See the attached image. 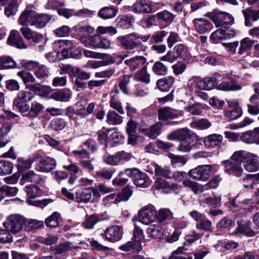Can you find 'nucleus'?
Segmentation results:
<instances>
[{
    "instance_id": "obj_1",
    "label": "nucleus",
    "mask_w": 259,
    "mask_h": 259,
    "mask_svg": "<svg viewBox=\"0 0 259 259\" xmlns=\"http://www.w3.org/2000/svg\"><path fill=\"white\" fill-rule=\"evenodd\" d=\"M170 141H181L177 150L183 152H190L195 145L200 140L199 137L187 128H179L167 135Z\"/></svg>"
},
{
    "instance_id": "obj_2",
    "label": "nucleus",
    "mask_w": 259,
    "mask_h": 259,
    "mask_svg": "<svg viewBox=\"0 0 259 259\" xmlns=\"http://www.w3.org/2000/svg\"><path fill=\"white\" fill-rule=\"evenodd\" d=\"M53 48L56 51L55 56L59 60L69 58H74L81 53L80 50L73 43L68 40H59L53 44Z\"/></svg>"
},
{
    "instance_id": "obj_3",
    "label": "nucleus",
    "mask_w": 259,
    "mask_h": 259,
    "mask_svg": "<svg viewBox=\"0 0 259 259\" xmlns=\"http://www.w3.org/2000/svg\"><path fill=\"white\" fill-rule=\"evenodd\" d=\"M232 159L244 162L245 169L248 172H254L259 170V157L252 153L245 150L235 152Z\"/></svg>"
},
{
    "instance_id": "obj_4",
    "label": "nucleus",
    "mask_w": 259,
    "mask_h": 259,
    "mask_svg": "<svg viewBox=\"0 0 259 259\" xmlns=\"http://www.w3.org/2000/svg\"><path fill=\"white\" fill-rule=\"evenodd\" d=\"M25 222V218L22 215L12 214L7 217L3 226L10 232L16 234L22 229Z\"/></svg>"
},
{
    "instance_id": "obj_5",
    "label": "nucleus",
    "mask_w": 259,
    "mask_h": 259,
    "mask_svg": "<svg viewBox=\"0 0 259 259\" xmlns=\"http://www.w3.org/2000/svg\"><path fill=\"white\" fill-rule=\"evenodd\" d=\"M137 33H131L124 36H120L117 38L118 45L127 50H132L141 47V41L136 40Z\"/></svg>"
},
{
    "instance_id": "obj_6",
    "label": "nucleus",
    "mask_w": 259,
    "mask_h": 259,
    "mask_svg": "<svg viewBox=\"0 0 259 259\" xmlns=\"http://www.w3.org/2000/svg\"><path fill=\"white\" fill-rule=\"evenodd\" d=\"M225 75H220L219 73H215L210 77H207L200 80L197 82V86L201 90H210L217 88V84L225 78Z\"/></svg>"
},
{
    "instance_id": "obj_7",
    "label": "nucleus",
    "mask_w": 259,
    "mask_h": 259,
    "mask_svg": "<svg viewBox=\"0 0 259 259\" xmlns=\"http://www.w3.org/2000/svg\"><path fill=\"white\" fill-rule=\"evenodd\" d=\"M33 98V96L30 92L20 91L18 93L17 97L14 100L13 106L20 112H25L29 107V105L26 103L30 101Z\"/></svg>"
},
{
    "instance_id": "obj_8",
    "label": "nucleus",
    "mask_w": 259,
    "mask_h": 259,
    "mask_svg": "<svg viewBox=\"0 0 259 259\" xmlns=\"http://www.w3.org/2000/svg\"><path fill=\"white\" fill-rule=\"evenodd\" d=\"M117 58L121 60L124 61V63L126 65L129 70L134 71L141 67L145 65L147 59L143 56H136L130 58H127V55H118Z\"/></svg>"
},
{
    "instance_id": "obj_9",
    "label": "nucleus",
    "mask_w": 259,
    "mask_h": 259,
    "mask_svg": "<svg viewBox=\"0 0 259 259\" xmlns=\"http://www.w3.org/2000/svg\"><path fill=\"white\" fill-rule=\"evenodd\" d=\"M213 166L211 165H199L189 171V175L197 181H206L209 177Z\"/></svg>"
},
{
    "instance_id": "obj_10",
    "label": "nucleus",
    "mask_w": 259,
    "mask_h": 259,
    "mask_svg": "<svg viewBox=\"0 0 259 259\" xmlns=\"http://www.w3.org/2000/svg\"><path fill=\"white\" fill-rule=\"evenodd\" d=\"M242 162V161L233 159L232 156L230 160L223 161L222 163L224 166L225 172L238 177L242 175L243 171Z\"/></svg>"
},
{
    "instance_id": "obj_11",
    "label": "nucleus",
    "mask_w": 259,
    "mask_h": 259,
    "mask_svg": "<svg viewBox=\"0 0 259 259\" xmlns=\"http://www.w3.org/2000/svg\"><path fill=\"white\" fill-rule=\"evenodd\" d=\"M89 42L85 41L86 47L107 49L111 48V41L107 38L98 34L89 36Z\"/></svg>"
},
{
    "instance_id": "obj_12",
    "label": "nucleus",
    "mask_w": 259,
    "mask_h": 259,
    "mask_svg": "<svg viewBox=\"0 0 259 259\" xmlns=\"http://www.w3.org/2000/svg\"><path fill=\"white\" fill-rule=\"evenodd\" d=\"M132 194V191L128 187L122 189L121 192L117 194H111L106 196L103 200L105 205L114 203L117 204L122 201H127Z\"/></svg>"
},
{
    "instance_id": "obj_13",
    "label": "nucleus",
    "mask_w": 259,
    "mask_h": 259,
    "mask_svg": "<svg viewBox=\"0 0 259 259\" xmlns=\"http://www.w3.org/2000/svg\"><path fill=\"white\" fill-rule=\"evenodd\" d=\"M104 235L106 240L109 242L118 241L122 237V227L118 225L110 226L106 229Z\"/></svg>"
},
{
    "instance_id": "obj_14",
    "label": "nucleus",
    "mask_w": 259,
    "mask_h": 259,
    "mask_svg": "<svg viewBox=\"0 0 259 259\" xmlns=\"http://www.w3.org/2000/svg\"><path fill=\"white\" fill-rule=\"evenodd\" d=\"M225 75L226 77L217 84V89L224 91L240 90L241 88L240 85L236 84L234 80L228 74L225 73L220 74Z\"/></svg>"
},
{
    "instance_id": "obj_15",
    "label": "nucleus",
    "mask_w": 259,
    "mask_h": 259,
    "mask_svg": "<svg viewBox=\"0 0 259 259\" xmlns=\"http://www.w3.org/2000/svg\"><path fill=\"white\" fill-rule=\"evenodd\" d=\"M156 211L151 207H145L139 211V220L145 225H149L154 222Z\"/></svg>"
},
{
    "instance_id": "obj_16",
    "label": "nucleus",
    "mask_w": 259,
    "mask_h": 259,
    "mask_svg": "<svg viewBox=\"0 0 259 259\" xmlns=\"http://www.w3.org/2000/svg\"><path fill=\"white\" fill-rule=\"evenodd\" d=\"M193 24L196 31L200 34L209 32L213 27V25L210 21L201 18L194 19Z\"/></svg>"
},
{
    "instance_id": "obj_17",
    "label": "nucleus",
    "mask_w": 259,
    "mask_h": 259,
    "mask_svg": "<svg viewBox=\"0 0 259 259\" xmlns=\"http://www.w3.org/2000/svg\"><path fill=\"white\" fill-rule=\"evenodd\" d=\"M77 29L79 39L85 46V41L89 42L90 35L93 33L94 28L89 25L82 23L78 25Z\"/></svg>"
},
{
    "instance_id": "obj_18",
    "label": "nucleus",
    "mask_w": 259,
    "mask_h": 259,
    "mask_svg": "<svg viewBox=\"0 0 259 259\" xmlns=\"http://www.w3.org/2000/svg\"><path fill=\"white\" fill-rule=\"evenodd\" d=\"M234 18L231 15L224 12L218 13L213 18V21L217 27L231 24Z\"/></svg>"
},
{
    "instance_id": "obj_19",
    "label": "nucleus",
    "mask_w": 259,
    "mask_h": 259,
    "mask_svg": "<svg viewBox=\"0 0 259 259\" xmlns=\"http://www.w3.org/2000/svg\"><path fill=\"white\" fill-rule=\"evenodd\" d=\"M92 195L99 197L100 193L97 190L93 188H84L82 191L76 193V197L78 201L87 203L91 200Z\"/></svg>"
},
{
    "instance_id": "obj_20",
    "label": "nucleus",
    "mask_w": 259,
    "mask_h": 259,
    "mask_svg": "<svg viewBox=\"0 0 259 259\" xmlns=\"http://www.w3.org/2000/svg\"><path fill=\"white\" fill-rule=\"evenodd\" d=\"M158 115L159 120L161 121H167L169 119H175L179 116V114L176 110L168 107L159 109Z\"/></svg>"
},
{
    "instance_id": "obj_21",
    "label": "nucleus",
    "mask_w": 259,
    "mask_h": 259,
    "mask_svg": "<svg viewBox=\"0 0 259 259\" xmlns=\"http://www.w3.org/2000/svg\"><path fill=\"white\" fill-rule=\"evenodd\" d=\"M7 43L11 46H15L19 49H26L27 46L24 44L23 39L20 37L19 32L16 30H12L8 38Z\"/></svg>"
},
{
    "instance_id": "obj_22",
    "label": "nucleus",
    "mask_w": 259,
    "mask_h": 259,
    "mask_svg": "<svg viewBox=\"0 0 259 259\" xmlns=\"http://www.w3.org/2000/svg\"><path fill=\"white\" fill-rule=\"evenodd\" d=\"M43 109L44 106L41 104L36 101H33L31 104V106H29L27 111L21 112L24 113V116L32 119L37 117Z\"/></svg>"
},
{
    "instance_id": "obj_23",
    "label": "nucleus",
    "mask_w": 259,
    "mask_h": 259,
    "mask_svg": "<svg viewBox=\"0 0 259 259\" xmlns=\"http://www.w3.org/2000/svg\"><path fill=\"white\" fill-rule=\"evenodd\" d=\"M35 12L33 10H25L19 16V24L24 26H33Z\"/></svg>"
},
{
    "instance_id": "obj_24",
    "label": "nucleus",
    "mask_w": 259,
    "mask_h": 259,
    "mask_svg": "<svg viewBox=\"0 0 259 259\" xmlns=\"http://www.w3.org/2000/svg\"><path fill=\"white\" fill-rule=\"evenodd\" d=\"M56 163L55 160L51 157L41 159L37 163L36 169L42 172H49L55 168Z\"/></svg>"
},
{
    "instance_id": "obj_25",
    "label": "nucleus",
    "mask_w": 259,
    "mask_h": 259,
    "mask_svg": "<svg viewBox=\"0 0 259 259\" xmlns=\"http://www.w3.org/2000/svg\"><path fill=\"white\" fill-rule=\"evenodd\" d=\"M151 2L149 0H137L132 6V10L137 13H149L152 11Z\"/></svg>"
},
{
    "instance_id": "obj_26",
    "label": "nucleus",
    "mask_w": 259,
    "mask_h": 259,
    "mask_svg": "<svg viewBox=\"0 0 259 259\" xmlns=\"http://www.w3.org/2000/svg\"><path fill=\"white\" fill-rule=\"evenodd\" d=\"M245 18V25L247 27L253 26V23L259 19V10L254 11L250 9H246L242 11Z\"/></svg>"
},
{
    "instance_id": "obj_27",
    "label": "nucleus",
    "mask_w": 259,
    "mask_h": 259,
    "mask_svg": "<svg viewBox=\"0 0 259 259\" xmlns=\"http://www.w3.org/2000/svg\"><path fill=\"white\" fill-rule=\"evenodd\" d=\"M142 248L141 242H139L134 239L127 242L124 244L120 246L119 249L123 251L131 252L132 253H138Z\"/></svg>"
},
{
    "instance_id": "obj_28",
    "label": "nucleus",
    "mask_w": 259,
    "mask_h": 259,
    "mask_svg": "<svg viewBox=\"0 0 259 259\" xmlns=\"http://www.w3.org/2000/svg\"><path fill=\"white\" fill-rule=\"evenodd\" d=\"M20 31L23 36L27 40L32 39L33 42L38 44L43 39V35L33 31L30 28L27 27H22Z\"/></svg>"
},
{
    "instance_id": "obj_29",
    "label": "nucleus",
    "mask_w": 259,
    "mask_h": 259,
    "mask_svg": "<svg viewBox=\"0 0 259 259\" xmlns=\"http://www.w3.org/2000/svg\"><path fill=\"white\" fill-rule=\"evenodd\" d=\"M51 19V15L47 14L38 13L35 11L33 27L36 28H42L47 25Z\"/></svg>"
},
{
    "instance_id": "obj_30",
    "label": "nucleus",
    "mask_w": 259,
    "mask_h": 259,
    "mask_svg": "<svg viewBox=\"0 0 259 259\" xmlns=\"http://www.w3.org/2000/svg\"><path fill=\"white\" fill-rule=\"evenodd\" d=\"M25 191L27 193L28 197L26 201L28 204L31 205H34V204L30 199L39 197L41 195L42 193V191L39 187L32 185L26 186L25 187Z\"/></svg>"
},
{
    "instance_id": "obj_31",
    "label": "nucleus",
    "mask_w": 259,
    "mask_h": 259,
    "mask_svg": "<svg viewBox=\"0 0 259 259\" xmlns=\"http://www.w3.org/2000/svg\"><path fill=\"white\" fill-rule=\"evenodd\" d=\"M223 137L219 134H211L205 137L203 143L208 148H215L221 145Z\"/></svg>"
},
{
    "instance_id": "obj_32",
    "label": "nucleus",
    "mask_w": 259,
    "mask_h": 259,
    "mask_svg": "<svg viewBox=\"0 0 259 259\" xmlns=\"http://www.w3.org/2000/svg\"><path fill=\"white\" fill-rule=\"evenodd\" d=\"M119 91L117 88H115L111 92V100L110 101V106L118 111L120 114H123L124 111L121 105V102L118 100L117 94Z\"/></svg>"
},
{
    "instance_id": "obj_33",
    "label": "nucleus",
    "mask_w": 259,
    "mask_h": 259,
    "mask_svg": "<svg viewBox=\"0 0 259 259\" xmlns=\"http://www.w3.org/2000/svg\"><path fill=\"white\" fill-rule=\"evenodd\" d=\"M175 81V79L173 76H168L158 79L156 85L160 91L167 92L172 87Z\"/></svg>"
},
{
    "instance_id": "obj_34",
    "label": "nucleus",
    "mask_w": 259,
    "mask_h": 259,
    "mask_svg": "<svg viewBox=\"0 0 259 259\" xmlns=\"http://www.w3.org/2000/svg\"><path fill=\"white\" fill-rule=\"evenodd\" d=\"M134 79L146 84L150 82V74L147 71V66L144 65L141 69L138 70L134 75Z\"/></svg>"
},
{
    "instance_id": "obj_35",
    "label": "nucleus",
    "mask_w": 259,
    "mask_h": 259,
    "mask_svg": "<svg viewBox=\"0 0 259 259\" xmlns=\"http://www.w3.org/2000/svg\"><path fill=\"white\" fill-rule=\"evenodd\" d=\"M134 182L137 187L146 188L151 184V180L145 173L139 171L134 178Z\"/></svg>"
},
{
    "instance_id": "obj_36",
    "label": "nucleus",
    "mask_w": 259,
    "mask_h": 259,
    "mask_svg": "<svg viewBox=\"0 0 259 259\" xmlns=\"http://www.w3.org/2000/svg\"><path fill=\"white\" fill-rule=\"evenodd\" d=\"M108 137H109V143H111L113 146L124 142V137L117 130V128L110 129Z\"/></svg>"
},
{
    "instance_id": "obj_37",
    "label": "nucleus",
    "mask_w": 259,
    "mask_h": 259,
    "mask_svg": "<svg viewBox=\"0 0 259 259\" xmlns=\"http://www.w3.org/2000/svg\"><path fill=\"white\" fill-rule=\"evenodd\" d=\"M208 106L201 104L199 103H196L191 106L185 107L184 109L193 115H201L203 110L208 109Z\"/></svg>"
},
{
    "instance_id": "obj_38",
    "label": "nucleus",
    "mask_w": 259,
    "mask_h": 259,
    "mask_svg": "<svg viewBox=\"0 0 259 259\" xmlns=\"http://www.w3.org/2000/svg\"><path fill=\"white\" fill-rule=\"evenodd\" d=\"M190 127L198 130H204L211 126V123L205 118L195 119L191 122Z\"/></svg>"
},
{
    "instance_id": "obj_39",
    "label": "nucleus",
    "mask_w": 259,
    "mask_h": 259,
    "mask_svg": "<svg viewBox=\"0 0 259 259\" xmlns=\"http://www.w3.org/2000/svg\"><path fill=\"white\" fill-rule=\"evenodd\" d=\"M250 223H248L238 224L236 231L234 232L233 234L235 235L244 234L248 236H254L255 233L250 228Z\"/></svg>"
},
{
    "instance_id": "obj_40",
    "label": "nucleus",
    "mask_w": 259,
    "mask_h": 259,
    "mask_svg": "<svg viewBox=\"0 0 259 259\" xmlns=\"http://www.w3.org/2000/svg\"><path fill=\"white\" fill-rule=\"evenodd\" d=\"M16 62L9 56H2L0 57V69H8L14 68L16 67Z\"/></svg>"
},
{
    "instance_id": "obj_41",
    "label": "nucleus",
    "mask_w": 259,
    "mask_h": 259,
    "mask_svg": "<svg viewBox=\"0 0 259 259\" xmlns=\"http://www.w3.org/2000/svg\"><path fill=\"white\" fill-rule=\"evenodd\" d=\"M117 9L110 7L102 8L98 13V16L104 19H111L117 14Z\"/></svg>"
},
{
    "instance_id": "obj_42",
    "label": "nucleus",
    "mask_w": 259,
    "mask_h": 259,
    "mask_svg": "<svg viewBox=\"0 0 259 259\" xmlns=\"http://www.w3.org/2000/svg\"><path fill=\"white\" fill-rule=\"evenodd\" d=\"M160 60L155 62L152 66V70L156 75L164 76L168 72V67Z\"/></svg>"
},
{
    "instance_id": "obj_43",
    "label": "nucleus",
    "mask_w": 259,
    "mask_h": 259,
    "mask_svg": "<svg viewBox=\"0 0 259 259\" xmlns=\"http://www.w3.org/2000/svg\"><path fill=\"white\" fill-rule=\"evenodd\" d=\"M71 96L69 91L62 90L53 93L51 98L57 101L67 102L69 101Z\"/></svg>"
},
{
    "instance_id": "obj_44",
    "label": "nucleus",
    "mask_w": 259,
    "mask_h": 259,
    "mask_svg": "<svg viewBox=\"0 0 259 259\" xmlns=\"http://www.w3.org/2000/svg\"><path fill=\"white\" fill-rule=\"evenodd\" d=\"M107 123L109 125L120 124L123 122V117L114 111H109L107 114Z\"/></svg>"
},
{
    "instance_id": "obj_45",
    "label": "nucleus",
    "mask_w": 259,
    "mask_h": 259,
    "mask_svg": "<svg viewBox=\"0 0 259 259\" xmlns=\"http://www.w3.org/2000/svg\"><path fill=\"white\" fill-rule=\"evenodd\" d=\"M154 170L155 175L169 179L171 169L168 166L162 167L155 163L151 164Z\"/></svg>"
},
{
    "instance_id": "obj_46",
    "label": "nucleus",
    "mask_w": 259,
    "mask_h": 259,
    "mask_svg": "<svg viewBox=\"0 0 259 259\" xmlns=\"http://www.w3.org/2000/svg\"><path fill=\"white\" fill-rule=\"evenodd\" d=\"M41 179L39 175L36 174L33 170L28 171L22 175L21 181L24 182H31L39 183Z\"/></svg>"
},
{
    "instance_id": "obj_47",
    "label": "nucleus",
    "mask_w": 259,
    "mask_h": 259,
    "mask_svg": "<svg viewBox=\"0 0 259 259\" xmlns=\"http://www.w3.org/2000/svg\"><path fill=\"white\" fill-rule=\"evenodd\" d=\"M254 42V40L251 39L248 37H246L240 41V46L238 53L241 55L245 53L248 54L250 48L253 46Z\"/></svg>"
},
{
    "instance_id": "obj_48",
    "label": "nucleus",
    "mask_w": 259,
    "mask_h": 259,
    "mask_svg": "<svg viewBox=\"0 0 259 259\" xmlns=\"http://www.w3.org/2000/svg\"><path fill=\"white\" fill-rule=\"evenodd\" d=\"M30 63L36 67L35 75L37 78L40 79L48 76L49 71L46 66L43 65H38V63L36 62L31 61Z\"/></svg>"
},
{
    "instance_id": "obj_49",
    "label": "nucleus",
    "mask_w": 259,
    "mask_h": 259,
    "mask_svg": "<svg viewBox=\"0 0 259 259\" xmlns=\"http://www.w3.org/2000/svg\"><path fill=\"white\" fill-rule=\"evenodd\" d=\"M33 161L32 158L24 159L23 158H18L16 166L19 172H23L30 168Z\"/></svg>"
},
{
    "instance_id": "obj_50",
    "label": "nucleus",
    "mask_w": 259,
    "mask_h": 259,
    "mask_svg": "<svg viewBox=\"0 0 259 259\" xmlns=\"http://www.w3.org/2000/svg\"><path fill=\"white\" fill-rule=\"evenodd\" d=\"M100 219L98 215L93 214L91 215H87L85 219L82 224V227L86 229H92L94 228L95 225L99 222Z\"/></svg>"
},
{
    "instance_id": "obj_51",
    "label": "nucleus",
    "mask_w": 259,
    "mask_h": 259,
    "mask_svg": "<svg viewBox=\"0 0 259 259\" xmlns=\"http://www.w3.org/2000/svg\"><path fill=\"white\" fill-rule=\"evenodd\" d=\"M43 226V221L33 219L27 220L25 219V224H24L25 229L28 231L38 229Z\"/></svg>"
},
{
    "instance_id": "obj_52",
    "label": "nucleus",
    "mask_w": 259,
    "mask_h": 259,
    "mask_svg": "<svg viewBox=\"0 0 259 259\" xmlns=\"http://www.w3.org/2000/svg\"><path fill=\"white\" fill-rule=\"evenodd\" d=\"M184 185L186 187L191 188V189L195 194H200L204 191L205 188L204 186L198 184V183L191 181L189 180H185L183 181Z\"/></svg>"
},
{
    "instance_id": "obj_53",
    "label": "nucleus",
    "mask_w": 259,
    "mask_h": 259,
    "mask_svg": "<svg viewBox=\"0 0 259 259\" xmlns=\"http://www.w3.org/2000/svg\"><path fill=\"white\" fill-rule=\"evenodd\" d=\"M162 123L156 122L149 129L145 131V134L152 139H155L160 133Z\"/></svg>"
},
{
    "instance_id": "obj_54",
    "label": "nucleus",
    "mask_w": 259,
    "mask_h": 259,
    "mask_svg": "<svg viewBox=\"0 0 259 259\" xmlns=\"http://www.w3.org/2000/svg\"><path fill=\"white\" fill-rule=\"evenodd\" d=\"M18 190L15 187H10L4 185L0 188V196H3V199L6 196L12 197L15 196Z\"/></svg>"
},
{
    "instance_id": "obj_55",
    "label": "nucleus",
    "mask_w": 259,
    "mask_h": 259,
    "mask_svg": "<svg viewBox=\"0 0 259 259\" xmlns=\"http://www.w3.org/2000/svg\"><path fill=\"white\" fill-rule=\"evenodd\" d=\"M219 33L224 35L225 37L233 36L235 34L233 30H226V27H224V28L219 29L213 32L210 35V38L213 39H220L221 37L219 36L218 34Z\"/></svg>"
},
{
    "instance_id": "obj_56",
    "label": "nucleus",
    "mask_w": 259,
    "mask_h": 259,
    "mask_svg": "<svg viewBox=\"0 0 259 259\" xmlns=\"http://www.w3.org/2000/svg\"><path fill=\"white\" fill-rule=\"evenodd\" d=\"M242 114V110L238 106L236 107L233 110L227 111L225 113V116L229 120H233L239 118Z\"/></svg>"
},
{
    "instance_id": "obj_57",
    "label": "nucleus",
    "mask_w": 259,
    "mask_h": 259,
    "mask_svg": "<svg viewBox=\"0 0 259 259\" xmlns=\"http://www.w3.org/2000/svg\"><path fill=\"white\" fill-rule=\"evenodd\" d=\"M13 164L9 161L0 160V175H8L12 172Z\"/></svg>"
},
{
    "instance_id": "obj_58",
    "label": "nucleus",
    "mask_w": 259,
    "mask_h": 259,
    "mask_svg": "<svg viewBox=\"0 0 259 259\" xmlns=\"http://www.w3.org/2000/svg\"><path fill=\"white\" fill-rule=\"evenodd\" d=\"M156 215L159 222L162 223L172 217V213L169 209L161 208L156 213Z\"/></svg>"
},
{
    "instance_id": "obj_59",
    "label": "nucleus",
    "mask_w": 259,
    "mask_h": 259,
    "mask_svg": "<svg viewBox=\"0 0 259 259\" xmlns=\"http://www.w3.org/2000/svg\"><path fill=\"white\" fill-rule=\"evenodd\" d=\"M18 5L17 1L13 0L6 7L5 13L8 17H10L16 14L18 11Z\"/></svg>"
},
{
    "instance_id": "obj_60",
    "label": "nucleus",
    "mask_w": 259,
    "mask_h": 259,
    "mask_svg": "<svg viewBox=\"0 0 259 259\" xmlns=\"http://www.w3.org/2000/svg\"><path fill=\"white\" fill-rule=\"evenodd\" d=\"M66 113L71 118H73L74 115L80 116L82 118H84L88 116L85 108L84 107L75 109L70 107L67 109Z\"/></svg>"
},
{
    "instance_id": "obj_61",
    "label": "nucleus",
    "mask_w": 259,
    "mask_h": 259,
    "mask_svg": "<svg viewBox=\"0 0 259 259\" xmlns=\"http://www.w3.org/2000/svg\"><path fill=\"white\" fill-rule=\"evenodd\" d=\"M168 156L170 159L171 164L173 165H176L178 164L183 165L187 161V158L184 156L174 155L172 153H169Z\"/></svg>"
},
{
    "instance_id": "obj_62",
    "label": "nucleus",
    "mask_w": 259,
    "mask_h": 259,
    "mask_svg": "<svg viewBox=\"0 0 259 259\" xmlns=\"http://www.w3.org/2000/svg\"><path fill=\"white\" fill-rule=\"evenodd\" d=\"M235 222L226 217L223 218L217 224L218 228L230 229L235 226Z\"/></svg>"
},
{
    "instance_id": "obj_63",
    "label": "nucleus",
    "mask_w": 259,
    "mask_h": 259,
    "mask_svg": "<svg viewBox=\"0 0 259 259\" xmlns=\"http://www.w3.org/2000/svg\"><path fill=\"white\" fill-rule=\"evenodd\" d=\"M115 170L113 168H104L96 173L97 178H103L106 180H110Z\"/></svg>"
},
{
    "instance_id": "obj_64",
    "label": "nucleus",
    "mask_w": 259,
    "mask_h": 259,
    "mask_svg": "<svg viewBox=\"0 0 259 259\" xmlns=\"http://www.w3.org/2000/svg\"><path fill=\"white\" fill-rule=\"evenodd\" d=\"M211 222L205 218L196 224V228L200 231H210L211 230Z\"/></svg>"
}]
</instances>
